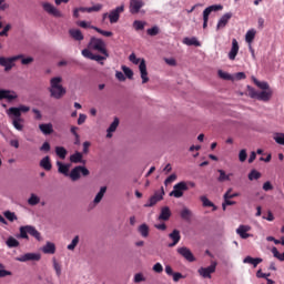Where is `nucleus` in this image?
Here are the masks:
<instances>
[{
	"instance_id": "f257e3e1",
	"label": "nucleus",
	"mask_w": 284,
	"mask_h": 284,
	"mask_svg": "<svg viewBox=\"0 0 284 284\" xmlns=\"http://www.w3.org/2000/svg\"><path fill=\"white\" fill-rule=\"evenodd\" d=\"M89 49L82 50V57L90 59L91 61H97L103 65V61L110 58L105 41L99 38L92 37L89 41Z\"/></svg>"
},
{
	"instance_id": "f03ea898",
	"label": "nucleus",
	"mask_w": 284,
	"mask_h": 284,
	"mask_svg": "<svg viewBox=\"0 0 284 284\" xmlns=\"http://www.w3.org/2000/svg\"><path fill=\"white\" fill-rule=\"evenodd\" d=\"M63 79L61 77H54L50 80L49 92L52 99H63L65 97L67 90L61 84Z\"/></svg>"
},
{
	"instance_id": "7ed1b4c3",
	"label": "nucleus",
	"mask_w": 284,
	"mask_h": 284,
	"mask_svg": "<svg viewBox=\"0 0 284 284\" xmlns=\"http://www.w3.org/2000/svg\"><path fill=\"white\" fill-rule=\"evenodd\" d=\"M129 61H131V63H133L134 65H139L142 83H148V81H150V78L148 77V65L145 64V59H139L136 58L135 53H131L129 55Z\"/></svg>"
},
{
	"instance_id": "20e7f679",
	"label": "nucleus",
	"mask_w": 284,
	"mask_h": 284,
	"mask_svg": "<svg viewBox=\"0 0 284 284\" xmlns=\"http://www.w3.org/2000/svg\"><path fill=\"white\" fill-rule=\"evenodd\" d=\"M33 236L36 241H42L41 233L37 230V227L32 225H26L20 227V239H26L27 241L30 236Z\"/></svg>"
},
{
	"instance_id": "39448f33",
	"label": "nucleus",
	"mask_w": 284,
	"mask_h": 284,
	"mask_svg": "<svg viewBox=\"0 0 284 284\" xmlns=\"http://www.w3.org/2000/svg\"><path fill=\"white\" fill-rule=\"evenodd\" d=\"M272 94H274L272 89L258 92L254 88H248V97L251 99H256L257 101H263L264 103H267V101L272 99Z\"/></svg>"
},
{
	"instance_id": "423d86ee",
	"label": "nucleus",
	"mask_w": 284,
	"mask_h": 284,
	"mask_svg": "<svg viewBox=\"0 0 284 284\" xmlns=\"http://www.w3.org/2000/svg\"><path fill=\"white\" fill-rule=\"evenodd\" d=\"M81 174L82 176H89L90 170H88L85 166L79 165L71 170L69 176L71 181H79L81 179Z\"/></svg>"
},
{
	"instance_id": "0eeeda50",
	"label": "nucleus",
	"mask_w": 284,
	"mask_h": 284,
	"mask_svg": "<svg viewBox=\"0 0 284 284\" xmlns=\"http://www.w3.org/2000/svg\"><path fill=\"white\" fill-rule=\"evenodd\" d=\"M163 196H165V190L162 186L161 190L154 192V194L149 199V202L144 204V207H154L156 203L163 201Z\"/></svg>"
},
{
	"instance_id": "6e6552de",
	"label": "nucleus",
	"mask_w": 284,
	"mask_h": 284,
	"mask_svg": "<svg viewBox=\"0 0 284 284\" xmlns=\"http://www.w3.org/2000/svg\"><path fill=\"white\" fill-rule=\"evenodd\" d=\"M19 59H23V55H16L12 58L0 57V65L4 68L6 72H10L11 68H14V61H19Z\"/></svg>"
},
{
	"instance_id": "1a4fd4ad",
	"label": "nucleus",
	"mask_w": 284,
	"mask_h": 284,
	"mask_svg": "<svg viewBox=\"0 0 284 284\" xmlns=\"http://www.w3.org/2000/svg\"><path fill=\"white\" fill-rule=\"evenodd\" d=\"M219 10H223V6L221 4H213L204 9L203 11V29L207 28V22L210 21V14L212 12H219Z\"/></svg>"
},
{
	"instance_id": "9d476101",
	"label": "nucleus",
	"mask_w": 284,
	"mask_h": 284,
	"mask_svg": "<svg viewBox=\"0 0 284 284\" xmlns=\"http://www.w3.org/2000/svg\"><path fill=\"white\" fill-rule=\"evenodd\" d=\"M122 12H125V4H121L109 12V21L111 24L119 23Z\"/></svg>"
},
{
	"instance_id": "9b49d317",
	"label": "nucleus",
	"mask_w": 284,
	"mask_h": 284,
	"mask_svg": "<svg viewBox=\"0 0 284 284\" xmlns=\"http://www.w3.org/2000/svg\"><path fill=\"white\" fill-rule=\"evenodd\" d=\"M190 189L187 187V183L179 182L173 186V191L170 193V196H174L175 199H181L184 192H187Z\"/></svg>"
},
{
	"instance_id": "f8f14e48",
	"label": "nucleus",
	"mask_w": 284,
	"mask_h": 284,
	"mask_svg": "<svg viewBox=\"0 0 284 284\" xmlns=\"http://www.w3.org/2000/svg\"><path fill=\"white\" fill-rule=\"evenodd\" d=\"M250 232H252V226H250V225L241 224L236 229V235L240 236V239H243V240L252 239L254 236Z\"/></svg>"
},
{
	"instance_id": "ddd939ff",
	"label": "nucleus",
	"mask_w": 284,
	"mask_h": 284,
	"mask_svg": "<svg viewBox=\"0 0 284 284\" xmlns=\"http://www.w3.org/2000/svg\"><path fill=\"white\" fill-rule=\"evenodd\" d=\"M21 112H30V106L20 105V106H11L7 110V114L9 119H12V116H21Z\"/></svg>"
},
{
	"instance_id": "4468645a",
	"label": "nucleus",
	"mask_w": 284,
	"mask_h": 284,
	"mask_svg": "<svg viewBox=\"0 0 284 284\" xmlns=\"http://www.w3.org/2000/svg\"><path fill=\"white\" fill-rule=\"evenodd\" d=\"M42 8L44 10V12H47L48 14H51L52 17H55L58 19H60L61 17H63V14L61 13V11L59 9H57V7H54L52 3L50 2H43L42 3Z\"/></svg>"
},
{
	"instance_id": "2eb2a0df",
	"label": "nucleus",
	"mask_w": 284,
	"mask_h": 284,
	"mask_svg": "<svg viewBox=\"0 0 284 284\" xmlns=\"http://www.w3.org/2000/svg\"><path fill=\"white\" fill-rule=\"evenodd\" d=\"M197 272L202 278H212V274L216 272V262L212 263L207 267H200Z\"/></svg>"
},
{
	"instance_id": "dca6fc26",
	"label": "nucleus",
	"mask_w": 284,
	"mask_h": 284,
	"mask_svg": "<svg viewBox=\"0 0 284 284\" xmlns=\"http://www.w3.org/2000/svg\"><path fill=\"white\" fill-rule=\"evenodd\" d=\"M145 6L143 0H130L129 2V11L130 14H139L141 12V8Z\"/></svg>"
},
{
	"instance_id": "f3484780",
	"label": "nucleus",
	"mask_w": 284,
	"mask_h": 284,
	"mask_svg": "<svg viewBox=\"0 0 284 284\" xmlns=\"http://www.w3.org/2000/svg\"><path fill=\"white\" fill-rule=\"evenodd\" d=\"M176 252L178 254H180V256L185 258V261H187L189 263H194V261H196V257H194V254L192 253V251L186 246L179 247Z\"/></svg>"
},
{
	"instance_id": "a211bd4d",
	"label": "nucleus",
	"mask_w": 284,
	"mask_h": 284,
	"mask_svg": "<svg viewBox=\"0 0 284 284\" xmlns=\"http://www.w3.org/2000/svg\"><path fill=\"white\" fill-rule=\"evenodd\" d=\"M16 261H19V263H28V261H41V254H39V253H27L24 255L16 257Z\"/></svg>"
},
{
	"instance_id": "6ab92c4d",
	"label": "nucleus",
	"mask_w": 284,
	"mask_h": 284,
	"mask_svg": "<svg viewBox=\"0 0 284 284\" xmlns=\"http://www.w3.org/2000/svg\"><path fill=\"white\" fill-rule=\"evenodd\" d=\"M17 97L14 91L0 89V101H3V99H7V101H14Z\"/></svg>"
},
{
	"instance_id": "aec40b11",
	"label": "nucleus",
	"mask_w": 284,
	"mask_h": 284,
	"mask_svg": "<svg viewBox=\"0 0 284 284\" xmlns=\"http://www.w3.org/2000/svg\"><path fill=\"white\" fill-rule=\"evenodd\" d=\"M239 50H240L239 41L236 39H233L232 40V48L229 52L230 61H234L236 59V55L239 54Z\"/></svg>"
},
{
	"instance_id": "412c9836",
	"label": "nucleus",
	"mask_w": 284,
	"mask_h": 284,
	"mask_svg": "<svg viewBox=\"0 0 284 284\" xmlns=\"http://www.w3.org/2000/svg\"><path fill=\"white\" fill-rule=\"evenodd\" d=\"M169 239H172L173 241L169 244V247L179 245V242L181 241V232L179 230H173V232L169 234Z\"/></svg>"
},
{
	"instance_id": "4be33fe9",
	"label": "nucleus",
	"mask_w": 284,
	"mask_h": 284,
	"mask_svg": "<svg viewBox=\"0 0 284 284\" xmlns=\"http://www.w3.org/2000/svg\"><path fill=\"white\" fill-rule=\"evenodd\" d=\"M230 19H232V13H225L224 16H222L217 22L216 30L225 28L230 22Z\"/></svg>"
},
{
	"instance_id": "5701e85b",
	"label": "nucleus",
	"mask_w": 284,
	"mask_h": 284,
	"mask_svg": "<svg viewBox=\"0 0 284 284\" xmlns=\"http://www.w3.org/2000/svg\"><path fill=\"white\" fill-rule=\"evenodd\" d=\"M170 216H172V211H170V206H163L159 215V221H170Z\"/></svg>"
},
{
	"instance_id": "b1692460",
	"label": "nucleus",
	"mask_w": 284,
	"mask_h": 284,
	"mask_svg": "<svg viewBox=\"0 0 284 284\" xmlns=\"http://www.w3.org/2000/svg\"><path fill=\"white\" fill-rule=\"evenodd\" d=\"M116 128H119V118H114L113 122L106 130V139H112V133L116 132Z\"/></svg>"
},
{
	"instance_id": "393cba45",
	"label": "nucleus",
	"mask_w": 284,
	"mask_h": 284,
	"mask_svg": "<svg viewBox=\"0 0 284 284\" xmlns=\"http://www.w3.org/2000/svg\"><path fill=\"white\" fill-rule=\"evenodd\" d=\"M69 34L74 41H83L84 39L83 33L79 29H70Z\"/></svg>"
},
{
	"instance_id": "a878e982",
	"label": "nucleus",
	"mask_w": 284,
	"mask_h": 284,
	"mask_svg": "<svg viewBox=\"0 0 284 284\" xmlns=\"http://www.w3.org/2000/svg\"><path fill=\"white\" fill-rule=\"evenodd\" d=\"M243 263H248L250 265H253V267H258L260 263H263V258L261 257H252V256H246L243 260Z\"/></svg>"
},
{
	"instance_id": "bb28decb",
	"label": "nucleus",
	"mask_w": 284,
	"mask_h": 284,
	"mask_svg": "<svg viewBox=\"0 0 284 284\" xmlns=\"http://www.w3.org/2000/svg\"><path fill=\"white\" fill-rule=\"evenodd\" d=\"M39 130L42 132V134L45 135L52 134V132H54L52 123L39 124Z\"/></svg>"
},
{
	"instance_id": "cd10ccee",
	"label": "nucleus",
	"mask_w": 284,
	"mask_h": 284,
	"mask_svg": "<svg viewBox=\"0 0 284 284\" xmlns=\"http://www.w3.org/2000/svg\"><path fill=\"white\" fill-rule=\"evenodd\" d=\"M10 119L12 120L13 128L21 132L23 130V125L21 124L23 123V119H21V116H12Z\"/></svg>"
},
{
	"instance_id": "c85d7f7f",
	"label": "nucleus",
	"mask_w": 284,
	"mask_h": 284,
	"mask_svg": "<svg viewBox=\"0 0 284 284\" xmlns=\"http://www.w3.org/2000/svg\"><path fill=\"white\" fill-rule=\"evenodd\" d=\"M40 168H43V170H45L47 172H50V170H52V162H50V156L47 155L40 161Z\"/></svg>"
},
{
	"instance_id": "c756f323",
	"label": "nucleus",
	"mask_w": 284,
	"mask_h": 284,
	"mask_svg": "<svg viewBox=\"0 0 284 284\" xmlns=\"http://www.w3.org/2000/svg\"><path fill=\"white\" fill-rule=\"evenodd\" d=\"M43 254H54L57 252V246L52 242H48L43 247H42Z\"/></svg>"
},
{
	"instance_id": "7c9ffc66",
	"label": "nucleus",
	"mask_w": 284,
	"mask_h": 284,
	"mask_svg": "<svg viewBox=\"0 0 284 284\" xmlns=\"http://www.w3.org/2000/svg\"><path fill=\"white\" fill-rule=\"evenodd\" d=\"M200 201L202 202L203 207H213V212H216V210H217L216 205H214L212 203V201H210V199H207V196L202 195L200 197Z\"/></svg>"
},
{
	"instance_id": "2f4dec72",
	"label": "nucleus",
	"mask_w": 284,
	"mask_h": 284,
	"mask_svg": "<svg viewBox=\"0 0 284 284\" xmlns=\"http://www.w3.org/2000/svg\"><path fill=\"white\" fill-rule=\"evenodd\" d=\"M57 165H58V172H60V174H64V176H69L70 165L63 164L60 161L57 162Z\"/></svg>"
},
{
	"instance_id": "473e14b6",
	"label": "nucleus",
	"mask_w": 284,
	"mask_h": 284,
	"mask_svg": "<svg viewBox=\"0 0 284 284\" xmlns=\"http://www.w3.org/2000/svg\"><path fill=\"white\" fill-rule=\"evenodd\" d=\"M183 43L185 45H195V48H201V42L196 38H184Z\"/></svg>"
},
{
	"instance_id": "72a5a7b5",
	"label": "nucleus",
	"mask_w": 284,
	"mask_h": 284,
	"mask_svg": "<svg viewBox=\"0 0 284 284\" xmlns=\"http://www.w3.org/2000/svg\"><path fill=\"white\" fill-rule=\"evenodd\" d=\"M105 192H108V187L102 186L99 193L95 195L93 203L95 204L101 203V201L103 200V196L105 195Z\"/></svg>"
},
{
	"instance_id": "f704fd0d",
	"label": "nucleus",
	"mask_w": 284,
	"mask_h": 284,
	"mask_svg": "<svg viewBox=\"0 0 284 284\" xmlns=\"http://www.w3.org/2000/svg\"><path fill=\"white\" fill-rule=\"evenodd\" d=\"M71 163H83V153L77 151L70 156Z\"/></svg>"
},
{
	"instance_id": "c9c22d12",
	"label": "nucleus",
	"mask_w": 284,
	"mask_h": 284,
	"mask_svg": "<svg viewBox=\"0 0 284 284\" xmlns=\"http://www.w3.org/2000/svg\"><path fill=\"white\" fill-rule=\"evenodd\" d=\"M138 232H140L143 239H148V236H150V227L148 226V224L140 225Z\"/></svg>"
},
{
	"instance_id": "e433bc0d",
	"label": "nucleus",
	"mask_w": 284,
	"mask_h": 284,
	"mask_svg": "<svg viewBox=\"0 0 284 284\" xmlns=\"http://www.w3.org/2000/svg\"><path fill=\"white\" fill-rule=\"evenodd\" d=\"M180 216H181V219H183V221H191L192 211L187 207H184V209H182Z\"/></svg>"
},
{
	"instance_id": "4c0bfd02",
	"label": "nucleus",
	"mask_w": 284,
	"mask_h": 284,
	"mask_svg": "<svg viewBox=\"0 0 284 284\" xmlns=\"http://www.w3.org/2000/svg\"><path fill=\"white\" fill-rule=\"evenodd\" d=\"M255 37H256V30H254V29L248 30V31L246 32V34H245V41H246V43H253Z\"/></svg>"
},
{
	"instance_id": "58836bf2",
	"label": "nucleus",
	"mask_w": 284,
	"mask_h": 284,
	"mask_svg": "<svg viewBox=\"0 0 284 284\" xmlns=\"http://www.w3.org/2000/svg\"><path fill=\"white\" fill-rule=\"evenodd\" d=\"M55 154L57 156H59V159H65V156H68V150H65V148L63 146H57L55 148Z\"/></svg>"
},
{
	"instance_id": "ea45409f",
	"label": "nucleus",
	"mask_w": 284,
	"mask_h": 284,
	"mask_svg": "<svg viewBox=\"0 0 284 284\" xmlns=\"http://www.w3.org/2000/svg\"><path fill=\"white\" fill-rule=\"evenodd\" d=\"M220 176L217 178V181L220 183H224V181H230V176H232V174H225V172L223 170H217Z\"/></svg>"
},
{
	"instance_id": "a19ab883",
	"label": "nucleus",
	"mask_w": 284,
	"mask_h": 284,
	"mask_svg": "<svg viewBox=\"0 0 284 284\" xmlns=\"http://www.w3.org/2000/svg\"><path fill=\"white\" fill-rule=\"evenodd\" d=\"M92 30H95L99 34H102V37H113L114 33L112 31H105L103 29H100L98 27H91Z\"/></svg>"
},
{
	"instance_id": "79ce46f5",
	"label": "nucleus",
	"mask_w": 284,
	"mask_h": 284,
	"mask_svg": "<svg viewBox=\"0 0 284 284\" xmlns=\"http://www.w3.org/2000/svg\"><path fill=\"white\" fill-rule=\"evenodd\" d=\"M123 73L125 74L126 79H133L134 77V71H132V69H130L129 67L126 65H122L121 67Z\"/></svg>"
},
{
	"instance_id": "37998d69",
	"label": "nucleus",
	"mask_w": 284,
	"mask_h": 284,
	"mask_svg": "<svg viewBox=\"0 0 284 284\" xmlns=\"http://www.w3.org/2000/svg\"><path fill=\"white\" fill-rule=\"evenodd\" d=\"M258 179H261V172L256 171V170H252L248 173V180L250 181H258Z\"/></svg>"
},
{
	"instance_id": "c03bdc74",
	"label": "nucleus",
	"mask_w": 284,
	"mask_h": 284,
	"mask_svg": "<svg viewBox=\"0 0 284 284\" xmlns=\"http://www.w3.org/2000/svg\"><path fill=\"white\" fill-rule=\"evenodd\" d=\"M40 202H41V199L37 196L34 193H32L28 200L29 205H39Z\"/></svg>"
},
{
	"instance_id": "a18cd8bd",
	"label": "nucleus",
	"mask_w": 284,
	"mask_h": 284,
	"mask_svg": "<svg viewBox=\"0 0 284 284\" xmlns=\"http://www.w3.org/2000/svg\"><path fill=\"white\" fill-rule=\"evenodd\" d=\"M273 139L277 145H284V133H275Z\"/></svg>"
},
{
	"instance_id": "49530a36",
	"label": "nucleus",
	"mask_w": 284,
	"mask_h": 284,
	"mask_svg": "<svg viewBox=\"0 0 284 284\" xmlns=\"http://www.w3.org/2000/svg\"><path fill=\"white\" fill-rule=\"evenodd\" d=\"M161 32V29L156 26L152 27L151 29L146 30V34L149 37H156V34H159Z\"/></svg>"
},
{
	"instance_id": "de8ad7c7",
	"label": "nucleus",
	"mask_w": 284,
	"mask_h": 284,
	"mask_svg": "<svg viewBox=\"0 0 284 284\" xmlns=\"http://www.w3.org/2000/svg\"><path fill=\"white\" fill-rule=\"evenodd\" d=\"M133 28L134 30L139 31V30H145V22L141 21V20H135L133 22Z\"/></svg>"
},
{
	"instance_id": "09e8293b",
	"label": "nucleus",
	"mask_w": 284,
	"mask_h": 284,
	"mask_svg": "<svg viewBox=\"0 0 284 284\" xmlns=\"http://www.w3.org/2000/svg\"><path fill=\"white\" fill-rule=\"evenodd\" d=\"M254 83H255V85H257V88H260L261 90H271L270 89V84L267 83V82H261V81H258V80H256V79H254Z\"/></svg>"
},
{
	"instance_id": "8fccbe9b",
	"label": "nucleus",
	"mask_w": 284,
	"mask_h": 284,
	"mask_svg": "<svg viewBox=\"0 0 284 284\" xmlns=\"http://www.w3.org/2000/svg\"><path fill=\"white\" fill-rule=\"evenodd\" d=\"M217 74L220 79H223L224 81H232V75L227 72H224L223 70H219Z\"/></svg>"
},
{
	"instance_id": "3c124183",
	"label": "nucleus",
	"mask_w": 284,
	"mask_h": 284,
	"mask_svg": "<svg viewBox=\"0 0 284 284\" xmlns=\"http://www.w3.org/2000/svg\"><path fill=\"white\" fill-rule=\"evenodd\" d=\"M77 245H79V235H77L72 242L67 246L68 250H70L71 252L74 251L77 248Z\"/></svg>"
},
{
	"instance_id": "603ef678",
	"label": "nucleus",
	"mask_w": 284,
	"mask_h": 284,
	"mask_svg": "<svg viewBox=\"0 0 284 284\" xmlns=\"http://www.w3.org/2000/svg\"><path fill=\"white\" fill-rule=\"evenodd\" d=\"M7 245H8V247H19V242L17 241V239L10 236L7 240Z\"/></svg>"
},
{
	"instance_id": "864d4df0",
	"label": "nucleus",
	"mask_w": 284,
	"mask_h": 284,
	"mask_svg": "<svg viewBox=\"0 0 284 284\" xmlns=\"http://www.w3.org/2000/svg\"><path fill=\"white\" fill-rule=\"evenodd\" d=\"M4 217L10 221L11 223L17 221V214L14 212L6 211L4 212Z\"/></svg>"
},
{
	"instance_id": "5fc2aeb1",
	"label": "nucleus",
	"mask_w": 284,
	"mask_h": 284,
	"mask_svg": "<svg viewBox=\"0 0 284 284\" xmlns=\"http://www.w3.org/2000/svg\"><path fill=\"white\" fill-rule=\"evenodd\" d=\"M239 159L241 163H245L247 161V151L245 149H242L239 153Z\"/></svg>"
},
{
	"instance_id": "6e6d98bb",
	"label": "nucleus",
	"mask_w": 284,
	"mask_h": 284,
	"mask_svg": "<svg viewBox=\"0 0 284 284\" xmlns=\"http://www.w3.org/2000/svg\"><path fill=\"white\" fill-rule=\"evenodd\" d=\"M101 10H103V4L101 3L94 4L93 7H89V13L101 12Z\"/></svg>"
},
{
	"instance_id": "4d7b16f0",
	"label": "nucleus",
	"mask_w": 284,
	"mask_h": 284,
	"mask_svg": "<svg viewBox=\"0 0 284 284\" xmlns=\"http://www.w3.org/2000/svg\"><path fill=\"white\" fill-rule=\"evenodd\" d=\"M53 268L57 273V276H61V264H59L57 260H53Z\"/></svg>"
},
{
	"instance_id": "13d9d810",
	"label": "nucleus",
	"mask_w": 284,
	"mask_h": 284,
	"mask_svg": "<svg viewBox=\"0 0 284 284\" xmlns=\"http://www.w3.org/2000/svg\"><path fill=\"white\" fill-rule=\"evenodd\" d=\"M232 193V189H229L225 194H224V199H236V196H239V193Z\"/></svg>"
},
{
	"instance_id": "bf43d9fd",
	"label": "nucleus",
	"mask_w": 284,
	"mask_h": 284,
	"mask_svg": "<svg viewBox=\"0 0 284 284\" xmlns=\"http://www.w3.org/2000/svg\"><path fill=\"white\" fill-rule=\"evenodd\" d=\"M227 205H236L235 201H230V199H224V202L222 204V210H226Z\"/></svg>"
},
{
	"instance_id": "052dcab7",
	"label": "nucleus",
	"mask_w": 284,
	"mask_h": 284,
	"mask_svg": "<svg viewBox=\"0 0 284 284\" xmlns=\"http://www.w3.org/2000/svg\"><path fill=\"white\" fill-rule=\"evenodd\" d=\"M263 190H264V192H270V191L274 190V185H272V182L267 181L263 184Z\"/></svg>"
},
{
	"instance_id": "680f3d73",
	"label": "nucleus",
	"mask_w": 284,
	"mask_h": 284,
	"mask_svg": "<svg viewBox=\"0 0 284 284\" xmlns=\"http://www.w3.org/2000/svg\"><path fill=\"white\" fill-rule=\"evenodd\" d=\"M12 26L11 24H7L3 30L0 32V37H8V32H10Z\"/></svg>"
},
{
	"instance_id": "e2e57ef3",
	"label": "nucleus",
	"mask_w": 284,
	"mask_h": 284,
	"mask_svg": "<svg viewBox=\"0 0 284 284\" xmlns=\"http://www.w3.org/2000/svg\"><path fill=\"white\" fill-rule=\"evenodd\" d=\"M153 272H156V274H161V272H163V265H161V263H155L153 265Z\"/></svg>"
},
{
	"instance_id": "0e129e2a",
	"label": "nucleus",
	"mask_w": 284,
	"mask_h": 284,
	"mask_svg": "<svg viewBox=\"0 0 284 284\" xmlns=\"http://www.w3.org/2000/svg\"><path fill=\"white\" fill-rule=\"evenodd\" d=\"M171 276H173L174 283H179V281H181V278H185V276H183V274H181V273H173Z\"/></svg>"
},
{
	"instance_id": "69168bd1",
	"label": "nucleus",
	"mask_w": 284,
	"mask_h": 284,
	"mask_svg": "<svg viewBox=\"0 0 284 284\" xmlns=\"http://www.w3.org/2000/svg\"><path fill=\"white\" fill-rule=\"evenodd\" d=\"M176 179V174H171L165 181L164 185H170V183H174V180Z\"/></svg>"
},
{
	"instance_id": "338daca9",
	"label": "nucleus",
	"mask_w": 284,
	"mask_h": 284,
	"mask_svg": "<svg viewBox=\"0 0 284 284\" xmlns=\"http://www.w3.org/2000/svg\"><path fill=\"white\" fill-rule=\"evenodd\" d=\"M143 281H145V277H143V274L136 273L135 276H134V282L135 283H141Z\"/></svg>"
},
{
	"instance_id": "774afa93",
	"label": "nucleus",
	"mask_w": 284,
	"mask_h": 284,
	"mask_svg": "<svg viewBox=\"0 0 284 284\" xmlns=\"http://www.w3.org/2000/svg\"><path fill=\"white\" fill-rule=\"evenodd\" d=\"M115 79H118V81H125V74H123L121 71H116Z\"/></svg>"
}]
</instances>
